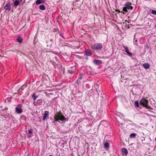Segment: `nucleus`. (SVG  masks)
<instances>
[{"mask_svg": "<svg viewBox=\"0 0 156 156\" xmlns=\"http://www.w3.org/2000/svg\"><path fill=\"white\" fill-rule=\"evenodd\" d=\"M103 48V44L100 43H95L92 46V49L94 50L100 51Z\"/></svg>", "mask_w": 156, "mask_h": 156, "instance_id": "obj_1", "label": "nucleus"}, {"mask_svg": "<svg viewBox=\"0 0 156 156\" xmlns=\"http://www.w3.org/2000/svg\"><path fill=\"white\" fill-rule=\"evenodd\" d=\"M148 101L143 97L140 101V105L145 107L147 108H149V106L148 105Z\"/></svg>", "mask_w": 156, "mask_h": 156, "instance_id": "obj_2", "label": "nucleus"}, {"mask_svg": "<svg viewBox=\"0 0 156 156\" xmlns=\"http://www.w3.org/2000/svg\"><path fill=\"white\" fill-rule=\"evenodd\" d=\"M22 105L21 104H18L17 106L15 108V112L16 113L20 114L23 111L22 108Z\"/></svg>", "mask_w": 156, "mask_h": 156, "instance_id": "obj_3", "label": "nucleus"}, {"mask_svg": "<svg viewBox=\"0 0 156 156\" xmlns=\"http://www.w3.org/2000/svg\"><path fill=\"white\" fill-rule=\"evenodd\" d=\"M58 120L61 121H67L68 120L65 117H64L63 115L61 113H58L57 115V116Z\"/></svg>", "mask_w": 156, "mask_h": 156, "instance_id": "obj_4", "label": "nucleus"}, {"mask_svg": "<svg viewBox=\"0 0 156 156\" xmlns=\"http://www.w3.org/2000/svg\"><path fill=\"white\" fill-rule=\"evenodd\" d=\"M76 71V67L74 66L71 67L68 70V73L72 75L75 74Z\"/></svg>", "mask_w": 156, "mask_h": 156, "instance_id": "obj_5", "label": "nucleus"}, {"mask_svg": "<svg viewBox=\"0 0 156 156\" xmlns=\"http://www.w3.org/2000/svg\"><path fill=\"white\" fill-rule=\"evenodd\" d=\"M123 47L124 48L123 51L127 53V55L131 57L132 55V53L129 51L128 48L127 46L124 45H123Z\"/></svg>", "mask_w": 156, "mask_h": 156, "instance_id": "obj_6", "label": "nucleus"}, {"mask_svg": "<svg viewBox=\"0 0 156 156\" xmlns=\"http://www.w3.org/2000/svg\"><path fill=\"white\" fill-rule=\"evenodd\" d=\"M93 53L92 51L90 49H85L84 55L86 56H90Z\"/></svg>", "mask_w": 156, "mask_h": 156, "instance_id": "obj_7", "label": "nucleus"}, {"mask_svg": "<svg viewBox=\"0 0 156 156\" xmlns=\"http://www.w3.org/2000/svg\"><path fill=\"white\" fill-rule=\"evenodd\" d=\"M122 154V156H126L128 154V151L126 149L123 147L121 149Z\"/></svg>", "mask_w": 156, "mask_h": 156, "instance_id": "obj_8", "label": "nucleus"}, {"mask_svg": "<svg viewBox=\"0 0 156 156\" xmlns=\"http://www.w3.org/2000/svg\"><path fill=\"white\" fill-rule=\"evenodd\" d=\"M22 1V0H15L13 4L12 5H12L13 6H14L16 8Z\"/></svg>", "mask_w": 156, "mask_h": 156, "instance_id": "obj_9", "label": "nucleus"}, {"mask_svg": "<svg viewBox=\"0 0 156 156\" xmlns=\"http://www.w3.org/2000/svg\"><path fill=\"white\" fill-rule=\"evenodd\" d=\"M131 3L129 2H127L125 4L124 6L128 9H132L133 7L131 6Z\"/></svg>", "mask_w": 156, "mask_h": 156, "instance_id": "obj_10", "label": "nucleus"}, {"mask_svg": "<svg viewBox=\"0 0 156 156\" xmlns=\"http://www.w3.org/2000/svg\"><path fill=\"white\" fill-rule=\"evenodd\" d=\"M93 63L96 65L99 66L102 64V61L100 60L95 59L93 60Z\"/></svg>", "mask_w": 156, "mask_h": 156, "instance_id": "obj_11", "label": "nucleus"}, {"mask_svg": "<svg viewBox=\"0 0 156 156\" xmlns=\"http://www.w3.org/2000/svg\"><path fill=\"white\" fill-rule=\"evenodd\" d=\"M4 8L6 11H10L11 9V4L9 2L8 3L5 5Z\"/></svg>", "mask_w": 156, "mask_h": 156, "instance_id": "obj_12", "label": "nucleus"}, {"mask_svg": "<svg viewBox=\"0 0 156 156\" xmlns=\"http://www.w3.org/2000/svg\"><path fill=\"white\" fill-rule=\"evenodd\" d=\"M43 101L42 99H39L37 101V102L34 103V105L35 106H37L38 105H42Z\"/></svg>", "mask_w": 156, "mask_h": 156, "instance_id": "obj_13", "label": "nucleus"}, {"mask_svg": "<svg viewBox=\"0 0 156 156\" xmlns=\"http://www.w3.org/2000/svg\"><path fill=\"white\" fill-rule=\"evenodd\" d=\"M49 112L48 111H45L44 112V113L43 115V120L44 121L45 120L46 118L48 117L49 116Z\"/></svg>", "mask_w": 156, "mask_h": 156, "instance_id": "obj_14", "label": "nucleus"}, {"mask_svg": "<svg viewBox=\"0 0 156 156\" xmlns=\"http://www.w3.org/2000/svg\"><path fill=\"white\" fill-rule=\"evenodd\" d=\"M142 66L144 68L146 69H148L150 67V65L148 63H144Z\"/></svg>", "mask_w": 156, "mask_h": 156, "instance_id": "obj_15", "label": "nucleus"}, {"mask_svg": "<svg viewBox=\"0 0 156 156\" xmlns=\"http://www.w3.org/2000/svg\"><path fill=\"white\" fill-rule=\"evenodd\" d=\"M9 114H7V112H4L3 113H2L1 110H0V115L2 116L5 118H7V115H9Z\"/></svg>", "mask_w": 156, "mask_h": 156, "instance_id": "obj_16", "label": "nucleus"}, {"mask_svg": "<svg viewBox=\"0 0 156 156\" xmlns=\"http://www.w3.org/2000/svg\"><path fill=\"white\" fill-rule=\"evenodd\" d=\"M16 40L18 42L21 43L23 42V38L19 36L17 37Z\"/></svg>", "mask_w": 156, "mask_h": 156, "instance_id": "obj_17", "label": "nucleus"}, {"mask_svg": "<svg viewBox=\"0 0 156 156\" xmlns=\"http://www.w3.org/2000/svg\"><path fill=\"white\" fill-rule=\"evenodd\" d=\"M39 9L41 10H44L46 9V7L45 6L43 5H40L39 7Z\"/></svg>", "mask_w": 156, "mask_h": 156, "instance_id": "obj_18", "label": "nucleus"}, {"mask_svg": "<svg viewBox=\"0 0 156 156\" xmlns=\"http://www.w3.org/2000/svg\"><path fill=\"white\" fill-rule=\"evenodd\" d=\"M104 147L105 149H108L109 147V145L108 142L105 143L104 144Z\"/></svg>", "mask_w": 156, "mask_h": 156, "instance_id": "obj_19", "label": "nucleus"}, {"mask_svg": "<svg viewBox=\"0 0 156 156\" xmlns=\"http://www.w3.org/2000/svg\"><path fill=\"white\" fill-rule=\"evenodd\" d=\"M136 135H137L135 133H131L130 135L129 136H130V138H135L136 137Z\"/></svg>", "mask_w": 156, "mask_h": 156, "instance_id": "obj_20", "label": "nucleus"}, {"mask_svg": "<svg viewBox=\"0 0 156 156\" xmlns=\"http://www.w3.org/2000/svg\"><path fill=\"white\" fill-rule=\"evenodd\" d=\"M84 74V73H80L79 76V77L78 78V79L79 80H81Z\"/></svg>", "mask_w": 156, "mask_h": 156, "instance_id": "obj_21", "label": "nucleus"}, {"mask_svg": "<svg viewBox=\"0 0 156 156\" xmlns=\"http://www.w3.org/2000/svg\"><path fill=\"white\" fill-rule=\"evenodd\" d=\"M37 97V96H36L35 95V93L33 94L32 95V98H33V100L34 101H35Z\"/></svg>", "mask_w": 156, "mask_h": 156, "instance_id": "obj_22", "label": "nucleus"}, {"mask_svg": "<svg viewBox=\"0 0 156 156\" xmlns=\"http://www.w3.org/2000/svg\"><path fill=\"white\" fill-rule=\"evenodd\" d=\"M41 0H37L35 2V4L36 5H38L42 3Z\"/></svg>", "mask_w": 156, "mask_h": 156, "instance_id": "obj_23", "label": "nucleus"}, {"mask_svg": "<svg viewBox=\"0 0 156 156\" xmlns=\"http://www.w3.org/2000/svg\"><path fill=\"white\" fill-rule=\"evenodd\" d=\"M21 119L22 120H23L26 121L27 120V118L25 116L23 115L21 116Z\"/></svg>", "mask_w": 156, "mask_h": 156, "instance_id": "obj_24", "label": "nucleus"}, {"mask_svg": "<svg viewBox=\"0 0 156 156\" xmlns=\"http://www.w3.org/2000/svg\"><path fill=\"white\" fill-rule=\"evenodd\" d=\"M134 104L135 106L136 107H138L139 106L138 102L137 101H136L135 102Z\"/></svg>", "mask_w": 156, "mask_h": 156, "instance_id": "obj_25", "label": "nucleus"}, {"mask_svg": "<svg viewBox=\"0 0 156 156\" xmlns=\"http://www.w3.org/2000/svg\"><path fill=\"white\" fill-rule=\"evenodd\" d=\"M5 102H11V100H10V99L9 98H7L5 99Z\"/></svg>", "mask_w": 156, "mask_h": 156, "instance_id": "obj_26", "label": "nucleus"}, {"mask_svg": "<svg viewBox=\"0 0 156 156\" xmlns=\"http://www.w3.org/2000/svg\"><path fill=\"white\" fill-rule=\"evenodd\" d=\"M151 13L156 15V11L152 10L151 11Z\"/></svg>", "mask_w": 156, "mask_h": 156, "instance_id": "obj_27", "label": "nucleus"}, {"mask_svg": "<svg viewBox=\"0 0 156 156\" xmlns=\"http://www.w3.org/2000/svg\"><path fill=\"white\" fill-rule=\"evenodd\" d=\"M33 130L30 129L28 131V133L29 134H32L33 133Z\"/></svg>", "mask_w": 156, "mask_h": 156, "instance_id": "obj_28", "label": "nucleus"}, {"mask_svg": "<svg viewBox=\"0 0 156 156\" xmlns=\"http://www.w3.org/2000/svg\"><path fill=\"white\" fill-rule=\"evenodd\" d=\"M8 109V108L7 107H5L4 108L2 109V110L1 111V112H3L5 110H7Z\"/></svg>", "mask_w": 156, "mask_h": 156, "instance_id": "obj_29", "label": "nucleus"}, {"mask_svg": "<svg viewBox=\"0 0 156 156\" xmlns=\"http://www.w3.org/2000/svg\"><path fill=\"white\" fill-rule=\"evenodd\" d=\"M81 80H79L78 79H77V83L78 84H80L81 83Z\"/></svg>", "mask_w": 156, "mask_h": 156, "instance_id": "obj_30", "label": "nucleus"}, {"mask_svg": "<svg viewBox=\"0 0 156 156\" xmlns=\"http://www.w3.org/2000/svg\"><path fill=\"white\" fill-rule=\"evenodd\" d=\"M126 9H126V8L125 6V7L123 8V11L126 12L127 11Z\"/></svg>", "mask_w": 156, "mask_h": 156, "instance_id": "obj_31", "label": "nucleus"}, {"mask_svg": "<svg viewBox=\"0 0 156 156\" xmlns=\"http://www.w3.org/2000/svg\"><path fill=\"white\" fill-rule=\"evenodd\" d=\"M42 3H44L45 2L47 1V0H41Z\"/></svg>", "mask_w": 156, "mask_h": 156, "instance_id": "obj_32", "label": "nucleus"}, {"mask_svg": "<svg viewBox=\"0 0 156 156\" xmlns=\"http://www.w3.org/2000/svg\"><path fill=\"white\" fill-rule=\"evenodd\" d=\"M52 63L54 66H55L56 65V63L55 62H52Z\"/></svg>", "mask_w": 156, "mask_h": 156, "instance_id": "obj_33", "label": "nucleus"}, {"mask_svg": "<svg viewBox=\"0 0 156 156\" xmlns=\"http://www.w3.org/2000/svg\"><path fill=\"white\" fill-rule=\"evenodd\" d=\"M137 42V40H136L135 41H134V44H136V45H137V43H136V42Z\"/></svg>", "mask_w": 156, "mask_h": 156, "instance_id": "obj_34", "label": "nucleus"}, {"mask_svg": "<svg viewBox=\"0 0 156 156\" xmlns=\"http://www.w3.org/2000/svg\"><path fill=\"white\" fill-rule=\"evenodd\" d=\"M60 36L61 37H63V35L61 33L60 34Z\"/></svg>", "mask_w": 156, "mask_h": 156, "instance_id": "obj_35", "label": "nucleus"}, {"mask_svg": "<svg viewBox=\"0 0 156 156\" xmlns=\"http://www.w3.org/2000/svg\"><path fill=\"white\" fill-rule=\"evenodd\" d=\"M31 137V136L30 135V134H28L27 135V137H28V138H29V137Z\"/></svg>", "mask_w": 156, "mask_h": 156, "instance_id": "obj_36", "label": "nucleus"}, {"mask_svg": "<svg viewBox=\"0 0 156 156\" xmlns=\"http://www.w3.org/2000/svg\"><path fill=\"white\" fill-rule=\"evenodd\" d=\"M103 122H104V121H101V122L100 123V125L101 124V123H102Z\"/></svg>", "mask_w": 156, "mask_h": 156, "instance_id": "obj_37", "label": "nucleus"}, {"mask_svg": "<svg viewBox=\"0 0 156 156\" xmlns=\"http://www.w3.org/2000/svg\"><path fill=\"white\" fill-rule=\"evenodd\" d=\"M49 156H52V155H49Z\"/></svg>", "mask_w": 156, "mask_h": 156, "instance_id": "obj_38", "label": "nucleus"}, {"mask_svg": "<svg viewBox=\"0 0 156 156\" xmlns=\"http://www.w3.org/2000/svg\"><path fill=\"white\" fill-rule=\"evenodd\" d=\"M86 58V59H87V57Z\"/></svg>", "mask_w": 156, "mask_h": 156, "instance_id": "obj_39", "label": "nucleus"}]
</instances>
